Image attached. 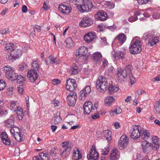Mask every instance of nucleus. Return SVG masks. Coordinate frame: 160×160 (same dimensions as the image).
<instances>
[{"instance_id":"1","label":"nucleus","mask_w":160,"mask_h":160,"mask_svg":"<svg viewBox=\"0 0 160 160\" xmlns=\"http://www.w3.org/2000/svg\"><path fill=\"white\" fill-rule=\"evenodd\" d=\"M141 42L138 37H135L132 40L129 50L132 54H137L140 53L142 50Z\"/></svg>"},{"instance_id":"2","label":"nucleus","mask_w":160,"mask_h":160,"mask_svg":"<svg viewBox=\"0 0 160 160\" xmlns=\"http://www.w3.org/2000/svg\"><path fill=\"white\" fill-rule=\"evenodd\" d=\"M108 83L106 78L104 77H99L96 83V88L100 92H104L107 88Z\"/></svg>"},{"instance_id":"3","label":"nucleus","mask_w":160,"mask_h":160,"mask_svg":"<svg viewBox=\"0 0 160 160\" xmlns=\"http://www.w3.org/2000/svg\"><path fill=\"white\" fill-rule=\"evenodd\" d=\"M87 52V48L85 46H81L76 50L75 55L78 59L87 60L88 59L86 55Z\"/></svg>"},{"instance_id":"4","label":"nucleus","mask_w":160,"mask_h":160,"mask_svg":"<svg viewBox=\"0 0 160 160\" xmlns=\"http://www.w3.org/2000/svg\"><path fill=\"white\" fill-rule=\"evenodd\" d=\"M3 70L5 73L6 77L7 78L13 81L14 78H16L15 69L13 67L8 65L4 66Z\"/></svg>"},{"instance_id":"5","label":"nucleus","mask_w":160,"mask_h":160,"mask_svg":"<svg viewBox=\"0 0 160 160\" xmlns=\"http://www.w3.org/2000/svg\"><path fill=\"white\" fill-rule=\"evenodd\" d=\"M22 53L21 50L18 49L8 53L6 55V58L9 62H13V60L19 58Z\"/></svg>"},{"instance_id":"6","label":"nucleus","mask_w":160,"mask_h":160,"mask_svg":"<svg viewBox=\"0 0 160 160\" xmlns=\"http://www.w3.org/2000/svg\"><path fill=\"white\" fill-rule=\"evenodd\" d=\"M93 7V4L89 0H84V2L78 8L82 12H90Z\"/></svg>"},{"instance_id":"7","label":"nucleus","mask_w":160,"mask_h":160,"mask_svg":"<svg viewBox=\"0 0 160 160\" xmlns=\"http://www.w3.org/2000/svg\"><path fill=\"white\" fill-rule=\"evenodd\" d=\"M141 128L139 125H135L132 128V131L130 132V136L133 139H137L139 138L141 134Z\"/></svg>"},{"instance_id":"8","label":"nucleus","mask_w":160,"mask_h":160,"mask_svg":"<svg viewBox=\"0 0 160 160\" xmlns=\"http://www.w3.org/2000/svg\"><path fill=\"white\" fill-rule=\"evenodd\" d=\"M129 138L125 135H123L120 138L118 142V146L121 150H123L127 146L128 143Z\"/></svg>"},{"instance_id":"9","label":"nucleus","mask_w":160,"mask_h":160,"mask_svg":"<svg viewBox=\"0 0 160 160\" xmlns=\"http://www.w3.org/2000/svg\"><path fill=\"white\" fill-rule=\"evenodd\" d=\"M99 157V153L96 150L95 146L93 145L91 149L89 154L87 155V158L88 160H98Z\"/></svg>"},{"instance_id":"10","label":"nucleus","mask_w":160,"mask_h":160,"mask_svg":"<svg viewBox=\"0 0 160 160\" xmlns=\"http://www.w3.org/2000/svg\"><path fill=\"white\" fill-rule=\"evenodd\" d=\"M77 98L76 93L71 92L67 97V102L68 104L70 106H73L75 105Z\"/></svg>"},{"instance_id":"11","label":"nucleus","mask_w":160,"mask_h":160,"mask_svg":"<svg viewBox=\"0 0 160 160\" xmlns=\"http://www.w3.org/2000/svg\"><path fill=\"white\" fill-rule=\"evenodd\" d=\"M92 19L88 17L83 18L79 23V26L82 28H86L91 26L92 24Z\"/></svg>"},{"instance_id":"12","label":"nucleus","mask_w":160,"mask_h":160,"mask_svg":"<svg viewBox=\"0 0 160 160\" xmlns=\"http://www.w3.org/2000/svg\"><path fill=\"white\" fill-rule=\"evenodd\" d=\"M96 38V34L94 32H88L86 34L84 37V41L88 43L94 41Z\"/></svg>"},{"instance_id":"13","label":"nucleus","mask_w":160,"mask_h":160,"mask_svg":"<svg viewBox=\"0 0 160 160\" xmlns=\"http://www.w3.org/2000/svg\"><path fill=\"white\" fill-rule=\"evenodd\" d=\"M28 77L31 82H34L38 78V75L35 69H31L28 73Z\"/></svg>"},{"instance_id":"14","label":"nucleus","mask_w":160,"mask_h":160,"mask_svg":"<svg viewBox=\"0 0 160 160\" xmlns=\"http://www.w3.org/2000/svg\"><path fill=\"white\" fill-rule=\"evenodd\" d=\"M91 91L90 87L88 86H86L80 92L79 99L81 100H83Z\"/></svg>"},{"instance_id":"15","label":"nucleus","mask_w":160,"mask_h":160,"mask_svg":"<svg viewBox=\"0 0 160 160\" xmlns=\"http://www.w3.org/2000/svg\"><path fill=\"white\" fill-rule=\"evenodd\" d=\"M93 104L90 101L86 102L83 106L84 113L85 114L88 115L92 110Z\"/></svg>"},{"instance_id":"16","label":"nucleus","mask_w":160,"mask_h":160,"mask_svg":"<svg viewBox=\"0 0 160 160\" xmlns=\"http://www.w3.org/2000/svg\"><path fill=\"white\" fill-rule=\"evenodd\" d=\"M76 87L77 85L74 79H69L67 81L66 89L67 90L73 91Z\"/></svg>"},{"instance_id":"17","label":"nucleus","mask_w":160,"mask_h":160,"mask_svg":"<svg viewBox=\"0 0 160 160\" xmlns=\"http://www.w3.org/2000/svg\"><path fill=\"white\" fill-rule=\"evenodd\" d=\"M142 145L143 151L144 152L148 153L152 149L151 143H149V142L146 140L142 141Z\"/></svg>"},{"instance_id":"18","label":"nucleus","mask_w":160,"mask_h":160,"mask_svg":"<svg viewBox=\"0 0 160 160\" xmlns=\"http://www.w3.org/2000/svg\"><path fill=\"white\" fill-rule=\"evenodd\" d=\"M58 9L60 12L64 14L68 15L71 12V8L68 5L61 4L59 6Z\"/></svg>"},{"instance_id":"19","label":"nucleus","mask_w":160,"mask_h":160,"mask_svg":"<svg viewBox=\"0 0 160 160\" xmlns=\"http://www.w3.org/2000/svg\"><path fill=\"white\" fill-rule=\"evenodd\" d=\"M152 142L151 144L152 149L157 151L158 150L160 144L158 142V138L156 136H153L152 137Z\"/></svg>"},{"instance_id":"20","label":"nucleus","mask_w":160,"mask_h":160,"mask_svg":"<svg viewBox=\"0 0 160 160\" xmlns=\"http://www.w3.org/2000/svg\"><path fill=\"white\" fill-rule=\"evenodd\" d=\"M117 76L118 78V81L119 82L121 83L124 81L126 77L127 74L124 70L120 69H119L117 73Z\"/></svg>"},{"instance_id":"21","label":"nucleus","mask_w":160,"mask_h":160,"mask_svg":"<svg viewBox=\"0 0 160 160\" xmlns=\"http://www.w3.org/2000/svg\"><path fill=\"white\" fill-rule=\"evenodd\" d=\"M107 16L108 15L106 12L103 11H101L97 13L95 16V17L98 20L103 21L106 19Z\"/></svg>"},{"instance_id":"22","label":"nucleus","mask_w":160,"mask_h":160,"mask_svg":"<svg viewBox=\"0 0 160 160\" xmlns=\"http://www.w3.org/2000/svg\"><path fill=\"white\" fill-rule=\"evenodd\" d=\"M112 57L115 59H122L125 58V54L123 52L120 51H117L115 52L113 51L112 52Z\"/></svg>"},{"instance_id":"23","label":"nucleus","mask_w":160,"mask_h":160,"mask_svg":"<svg viewBox=\"0 0 160 160\" xmlns=\"http://www.w3.org/2000/svg\"><path fill=\"white\" fill-rule=\"evenodd\" d=\"M111 153L110 156V160H118L119 157L118 150L116 148H113L111 151Z\"/></svg>"},{"instance_id":"24","label":"nucleus","mask_w":160,"mask_h":160,"mask_svg":"<svg viewBox=\"0 0 160 160\" xmlns=\"http://www.w3.org/2000/svg\"><path fill=\"white\" fill-rule=\"evenodd\" d=\"M0 137L1 140L4 144L7 145H9L10 144L11 140L5 132H2L1 134Z\"/></svg>"},{"instance_id":"25","label":"nucleus","mask_w":160,"mask_h":160,"mask_svg":"<svg viewBox=\"0 0 160 160\" xmlns=\"http://www.w3.org/2000/svg\"><path fill=\"white\" fill-rule=\"evenodd\" d=\"M126 36L123 33L119 34L115 38V39L118 40L121 45H122L126 41Z\"/></svg>"},{"instance_id":"26","label":"nucleus","mask_w":160,"mask_h":160,"mask_svg":"<svg viewBox=\"0 0 160 160\" xmlns=\"http://www.w3.org/2000/svg\"><path fill=\"white\" fill-rule=\"evenodd\" d=\"M82 158V153L80 152L79 149L77 148H75L73 151V158L75 160H79Z\"/></svg>"},{"instance_id":"27","label":"nucleus","mask_w":160,"mask_h":160,"mask_svg":"<svg viewBox=\"0 0 160 160\" xmlns=\"http://www.w3.org/2000/svg\"><path fill=\"white\" fill-rule=\"evenodd\" d=\"M93 59L97 63H100L101 60L102 58V56L101 53L98 52H95L93 54Z\"/></svg>"},{"instance_id":"28","label":"nucleus","mask_w":160,"mask_h":160,"mask_svg":"<svg viewBox=\"0 0 160 160\" xmlns=\"http://www.w3.org/2000/svg\"><path fill=\"white\" fill-rule=\"evenodd\" d=\"M61 118L60 116V113L57 112L54 115L52 120V122L54 124H57L60 122Z\"/></svg>"},{"instance_id":"29","label":"nucleus","mask_w":160,"mask_h":160,"mask_svg":"<svg viewBox=\"0 0 160 160\" xmlns=\"http://www.w3.org/2000/svg\"><path fill=\"white\" fill-rule=\"evenodd\" d=\"M56 58L52 55L49 56L48 57L46 58L45 60V63L47 65H49L51 64H53L54 63H57L56 61Z\"/></svg>"},{"instance_id":"30","label":"nucleus","mask_w":160,"mask_h":160,"mask_svg":"<svg viewBox=\"0 0 160 160\" xmlns=\"http://www.w3.org/2000/svg\"><path fill=\"white\" fill-rule=\"evenodd\" d=\"M53 154V151H51L48 153L42 152L41 153V156L44 160H49Z\"/></svg>"},{"instance_id":"31","label":"nucleus","mask_w":160,"mask_h":160,"mask_svg":"<svg viewBox=\"0 0 160 160\" xmlns=\"http://www.w3.org/2000/svg\"><path fill=\"white\" fill-rule=\"evenodd\" d=\"M141 134L140 135L142 138L144 140H148L150 138V133L147 130H144L141 131Z\"/></svg>"},{"instance_id":"32","label":"nucleus","mask_w":160,"mask_h":160,"mask_svg":"<svg viewBox=\"0 0 160 160\" xmlns=\"http://www.w3.org/2000/svg\"><path fill=\"white\" fill-rule=\"evenodd\" d=\"M102 134L109 142L111 140L112 133L111 131L108 130H105L103 132Z\"/></svg>"},{"instance_id":"33","label":"nucleus","mask_w":160,"mask_h":160,"mask_svg":"<svg viewBox=\"0 0 160 160\" xmlns=\"http://www.w3.org/2000/svg\"><path fill=\"white\" fill-rule=\"evenodd\" d=\"M115 101V99L112 96L107 97L105 99L104 103L106 106H110Z\"/></svg>"},{"instance_id":"34","label":"nucleus","mask_w":160,"mask_h":160,"mask_svg":"<svg viewBox=\"0 0 160 160\" xmlns=\"http://www.w3.org/2000/svg\"><path fill=\"white\" fill-rule=\"evenodd\" d=\"M72 143L68 141H66L62 143V146L65 149L70 151L72 148Z\"/></svg>"},{"instance_id":"35","label":"nucleus","mask_w":160,"mask_h":160,"mask_svg":"<svg viewBox=\"0 0 160 160\" xmlns=\"http://www.w3.org/2000/svg\"><path fill=\"white\" fill-rule=\"evenodd\" d=\"M119 90V88L115 85L109 84L108 86V90L110 94L117 92Z\"/></svg>"},{"instance_id":"36","label":"nucleus","mask_w":160,"mask_h":160,"mask_svg":"<svg viewBox=\"0 0 160 160\" xmlns=\"http://www.w3.org/2000/svg\"><path fill=\"white\" fill-rule=\"evenodd\" d=\"M159 42V40L157 37L152 36V38L149 39L148 44L149 45L152 46Z\"/></svg>"},{"instance_id":"37","label":"nucleus","mask_w":160,"mask_h":160,"mask_svg":"<svg viewBox=\"0 0 160 160\" xmlns=\"http://www.w3.org/2000/svg\"><path fill=\"white\" fill-rule=\"evenodd\" d=\"M121 109L118 107H116L114 110H111L109 111L110 115L112 116L114 115V113L116 114H119L122 112Z\"/></svg>"},{"instance_id":"38","label":"nucleus","mask_w":160,"mask_h":160,"mask_svg":"<svg viewBox=\"0 0 160 160\" xmlns=\"http://www.w3.org/2000/svg\"><path fill=\"white\" fill-rule=\"evenodd\" d=\"M4 124L7 127L12 128L14 124V120L12 119H8L4 121Z\"/></svg>"},{"instance_id":"39","label":"nucleus","mask_w":160,"mask_h":160,"mask_svg":"<svg viewBox=\"0 0 160 160\" xmlns=\"http://www.w3.org/2000/svg\"><path fill=\"white\" fill-rule=\"evenodd\" d=\"M5 49L7 52H11L14 50V45L12 43L7 44L5 47Z\"/></svg>"},{"instance_id":"40","label":"nucleus","mask_w":160,"mask_h":160,"mask_svg":"<svg viewBox=\"0 0 160 160\" xmlns=\"http://www.w3.org/2000/svg\"><path fill=\"white\" fill-rule=\"evenodd\" d=\"M69 72L72 75L78 73L79 72L78 67L76 64H75L71 68Z\"/></svg>"},{"instance_id":"41","label":"nucleus","mask_w":160,"mask_h":160,"mask_svg":"<svg viewBox=\"0 0 160 160\" xmlns=\"http://www.w3.org/2000/svg\"><path fill=\"white\" fill-rule=\"evenodd\" d=\"M17 102L15 101H13L11 102L10 104V109L14 112H15L18 110V108H21L20 107L16 105Z\"/></svg>"},{"instance_id":"42","label":"nucleus","mask_w":160,"mask_h":160,"mask_svg":"<svg viewBox=\"0 0 160 160\" xmlns=\"http://www.w3.org/2000/svg\"><path fill=\"white\" fill-rule=\"evenodd\" d=\"M10 132L13 136L20 133V132L18 127H14L11 128Z\"/></svg>"},{"instance_id":"43","label":"nucleus","mask_w":160,"mask_h":160,"mask_svg":"<svg viewBox=\"0 0 160 160\" xmlns=\"http://www.w3.org/2000/svg\"><path fill=\"white\" fill-rule=\"evenodd\" d=\"M23 110L21 108H18V110L17 111L16 113L17 115V117L19 120H22L23 117V114L22 112Z\"/></svg>"},{"instance_id":"44","label":"nucleus","mask_w":160,"mask_h":160,"mask_svg":"<svg viewBox=\"0 0 160 160\" xmlns=\"http://www.w3.org/2000/svg\"><path fill=\"white\" fill-rule=\"evenodd\" d=\"M70 150L65 149L64 150H63L62 149H61L60 150V155L62 157H68L70 154Z\"/></svg>"},{"instance_id":"45","label":"nucleus","mask_w":160,"mask_h":160,"mask_svg":"<svg viewBox=\"0 0 160 160\" xmlns=\"http://www.w3.org/2000/svg\"><path fill=\"white\" fill-rule=\"evenodd\" d=\"M39 61L37 59H34L33 60L32 63V66L33 68H36L38 70L39 68V65L38 64Z\"/></svg>"},{"instance_id":"46","label":"nucleus","mask_w":160,"mask_h":160,"mask_svg":"<svg viewBox=\"0 0 160 160\" xmlns=\"http://www.w3.org/2000/svg\"><path fill=\"white\" fill-rule=\"evenodd\" d=\"M66 43V47L68 48H70L73 45V42L71 38H68L65 40Z\"/></svg>"},{"instance_id":"47","label":"nucleus","mask_w":160,"mask_h":160,"mask_svg":"<svg viewBox=\"0 0 160 160\" xmlns=\"http://www.w3.org/2000/svg\"><path fill=\"white\" fill-rule=\"evenodd\" d=\"M132 70V66L130 65H128L126 66L125 69L124 70L126 74H127V76H128V75L132 74L131 71Z\"/></svg>"},{"instance_id":"48","label":"nucleus","mask_w":160,"mask_h":160,"mask_svg":"<svg viewBox=\"0 0 160 160\" xmlns=\"http://www.w3.org/2000/svg\"><path fill=\"white\" fill-rule=\"evenodd\" d=\"M110 150V149L108 146L106 148H103L101 149V154L103 155H107Z\"/></svg>"},{"instance_id":"49","label":"nucleus","mask_w":160,"mask_h":160,"mask_svg":"<svg viewBox=\"0 0 160 160\" xmlns=\"http://www.w3.org/2000/svg\"><path fill=\"white\" fill-rule=\"evenodd\" d=\"M154 108L158 114H160V100L155 103Z\"/></svg>"},{"instance_id":"50","label":"nucleus","mask_w":160,"mask_h":160,"mask_svg":"<svg viewBox=\"0 0 160 160\" xmlns=\"http://www.w3.org/2000/svg\"><path fill=\"white\" fill-rule=\"evenodd\" d=\"M8 113V111L4 107L0 106V114L1 115H6Z\"/></svg>"},{"instance_id":"51","label":"nucleus","mask_w":160,"mask_h":160,"mask_svg":"<svg viewBox=\"0 0 160 160\" xmlns=\"http://www.w3.org/2000/svg\"><path fill=\"white\" fill-rule=\"evenodd\" d=\"M15 140L18 142H21L23 140L22 136L20 133L13 136Z\"/></svg>"},{"instance_id":"52","label":"nucleus","mask_w":160,"mask_h":160,"mask_svg":"<svg viewBox=\"0 0 160 160\" xmlns=\"http://www.w3.org/2000/svg\"><path fill=\"white\" fill-rule=\"evenodd\" d=\"M105 6H107L109 9H112L114 7L115 5L113 2L110 1H107L105 4Z\"/></svg>"},{"instance_id":"53","label":"nucleus","mask_w":160,"mask_h":160,"mask_svg":"<svg viewBox=\"0 0 160 160\" xmlns=\"http://www.w3.org/2000/svg\"><path fill=\"white\" fill-rule=\"evenodd\" d=\"M152 34L150 32H147L144 33L143 36V38L144 39H150L152 37Z\"/></svg>"},{"instance_id":"54","label":"nucleus","mask_w":160,"mask_h":160,"mask_svg":"<svg viewBox=\"0 0 160 160\" xmlns=\"http://www.w3.org/2000/svg\"><path fill=\"white\" fill-rule=\"evenodd\" d=\"M6 86L5 82L3 80H0V91L3 89Z\"/></svg>"},{"instance_id":"55","label":"nucleus","mask_w":160,"mask_h":160,"mask_svg":"<svg viewBox=\"0 0 160 160\" xmlns=\"http://www.w3.org/2000/svg\"><path fill=\"white\" fill-rule=\"evenodd\" d=\"M127 77H128L129 78L130 83L131 85H132L135 83L136 82V80L134 78V77L132 76V74L130 75H128V76Z\"/></svg>"},{"instance_id":"56","label":"nucleus","mask_w":160,"mask_h":160,"mask_svg":"<svg viewBox=\"0 0 160 160\" xmlns=\"http://www.w3.org/2000/svg\"><path fill=\"white\" fill-rule=\"evenodd\" d=\"M137 16L134 15L130 17L128 19V21L131 22H133L138 19Z\"/></svg>"},{"instance_id":"57","label":"nucleus","mask_w":160,"mask_h":160,"mask_svg":"<svg viewBox=\"0 0 160 160\" xmlns=\"http://www.w3.org/2000/svg\"><path fill=\"white\" fill-rule=\"evenodd\" d=\"M27 65L25 63H22L19 66V70L22 71L27 68Z\"/></svg>"},{"instance_id":"58","label":"nucleus","mask_w":160,"mask_h":160,"mask_svg":"<svg viewBox=\"0 0 160 160\" xmlns=\"http://www.w3.org/2000/svg\"><path fill=\"white\" fill-rule=\"evenodd\" d=\"M153 18L155 19H158L160 18V13L159 12H155L152 16Z\"/></svg>"},{"instance_id":"59","label":"nucleus","mask_w":160,"mask_h":160,"mask_svg":"<svg viewBox=\"0 0 160 160\" xmlns=\"http://www.w3.org/2000/svg\"><path fill=\"white\" fill-rule=\"evenodd\" d=\"M33 160H44L41 156V153H39L38 156H35L33 158Z\"/></svg>"},{"instance_id":"60","label":"nucleus","mask_w":160,"mask_h":160,"mask_svg":"<svg viewBox=\"0 0 160 160\" xmlns=\"http://www.w3.org/2000/svg\"><path fill=\"white\" fill-rule=\"evenodd\" d=\"M36 32L35 31V29H34L33 31L30 34L29 37L31 38H33L36 36Z\"/></svg>"},{"instance_id":"61","label":"nucleus","mask_w":160,"mask_h":160,"mask_svg":"<svg viewBox=\"0 0 160 160\" xmlns=\"http://www.w3.org/2000/svg\"><path fill=\"white\" fill-rule=\"evenodd\" d=\"M0 32L1 34H3L6 33L9 34L10 32L8 30V28H5L4 29L0 31Z\"/></svg>"},{"instance_id":"62","label":"nucleus","mask_w":160,"mask_h":160,"mask_svg":"<svg viewBox=\"0 0 160 160\" xmlns=\"http://www.w3.org/2000/svg\"><path fill=\"white\" fill-rule=\"evenodd\" d=\"M102 66L103 67H105L108 64V61L104 58L102 59Z\"/></svg>"},{"instance_id":"63","label":"nucleus","mask_w":160,"mask_h":160,"mask_svg":"<svg viewBox=\"0 0 160 160\" xmlns=\"http://www.w3.org/2000/svg\"><path fill=\"white\" fill-rule=\"evenodd\" d=\"M138 4L140 5H142L147 3L149 0H137Z\"/></svg>"},{"instance_id":"64","label":"nucleus","mask_w":160,"mask_h":160,"mask_svg":"<svg viewBox=\"0 0 160 160\" xmlns=\"http://www.w3.org/2000/svg\"><path fill=\"white\" fill-rule=\"evenodd\" d=\"M60 81L58 79H55L52 80V83L53 84L56 85L60 83Z\"/></svg>"}]
</instances>
